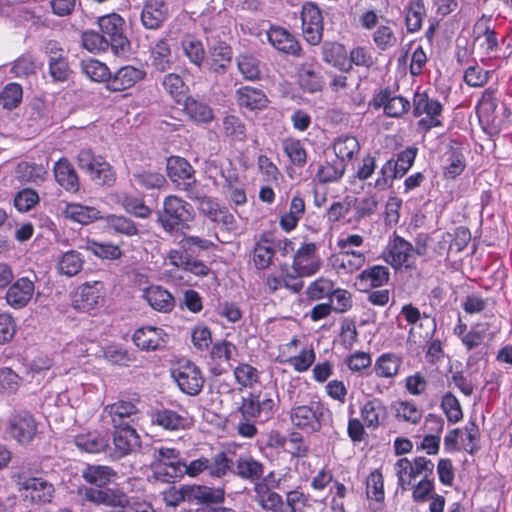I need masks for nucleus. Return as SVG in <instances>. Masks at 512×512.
Returning a JSON list of instances; mask_svg holds the SVG:
<instances>
[{
    "instance_id": "52",
    "label": "nucleus",
    "mask_w": 512,
    "mask_h": 512,
    "mask_svg": "<svg viewBox=\"0 0 512 512\" xmlns=\"http://www.w3.org/2000/svg\"><path fill=\"white\" fill-rule=\"evenodd\" d=\"M233 461L227 453H216L211 459L208 458V474L213 478L225 477L232 471Z\"/></svg>"
},
{
    "instance_id": "50",
    "label": "nucleus",
    "mask_w": 512,
    "mask_h": 512,
    "mask_svg": "<svg viewBox=\"0 0 512 512\" xmlns=\"http://www.w3.org/2000/svg\"><path fill=\"white\" fill-rule=\"evenodd\" d=\"M336 156L343 162L344 160L351 159L360 149V145L354 136H340L336 139L333 145Z\"/></svg>"
},
{
    "instance_id": "19",
    "label": "nucleus",
    "mask_w": 512,
    "mask_h": 512,
    "mask_svg": "<svg viewBox=\"0 0 512 512\" xmlns=\"http://www.w3.org/2000/svg\"><path fill=\"white\" fill-rule=\"evenodd\" d=\"M232 48L224 41H217L209 47L206 64L210 72L224 74L232 62Z\"/></svg>"
},
{
    "instance_id": "51",
    "label": "nucleus",
    "mask_w": 512,
    "mask_h": 512,
    "mask_svg": "<svg viewBox=\"0 0 512 512\" xmlns=\"http://www.w3.org/2000/svg\"><path fill=\"white\" fill-rule=\"evenodd\" d=\"M18 177L22 181L40 183L44 181L47 175V169L42 164L21 162L16 170Z\"/></svg>"
},
{
    "instance_id": "59",
    "label": "nucleus",
    "mask_w": 512,
    "mask_h": 512,
    "mask_svg": "<svg viewBox=\"0 0 512 512\" xmlns=\"http://www.w3.org/2000/svg\"><path fill=\"white\" fill-rule=\"evenodd\" d=\"M395 474L398 480V486L403 490H407L412 480L417 477L412 466V462L407 458L399 459L394 465Z\"/></svg>"
},
{
    "instance_id": "21",
    "label": "nucleus",
    "mask_w": 512,
    "mask_h": 512,
    "mask_svg": "<svg viewBox=\"0 0 512 512\" xmlns=\"http://www.w3.org/2000/svg\"><path fill=\"white\" fill-rule=\"evenodd\" d=\"M74 443L83 452L97 454L107 450L110 437L107 432L93 430L75 435Z\"/></svg>"
},
{
    "instance_id": "55",
    "label": "nucleus",
    "mask_w": 512,
    "mask_h": 512,
    "mask_svg": "<svg viewBox=\"0 0 512 512\" xmlns=\"http://www.w3.org/2000/svg\"><path fill=\"white\" fill-rule=\"evenodd\" d=\"M81 68L83 73L92 81H106L108 83L111 74L109 68L104 63L96 59H87L82 61Z\"/></svg>"
},
{
    "instance_id": "22",
    "label": "nucleus",
    "mask_w": 512,
    "mask_h": 512,
    "mask_svg": "<svg viewBox=\"0 0 512 512\" xmlns=\"http://www.w3.org/2000/svg\"><path fill=\"white\" fill-rule=\"evenodd\" d=\"M102 299L101 284H83L75 292L72 300L73 307L81 312H89L96 308Z\"/></svg>"
},
{
    "instance_id": "41",
    "label": "nucleus",
    "mask_w": 512,
    "mask_h": 512,
    "mask_svg": "<svg viewBox=\"0 0 512 512\" xmlns=\"http://www.w3.org/2000/svg\"><path fill=\"white\" fill-rule=\"evenodd\" d=\"M488 22L481 18L474 25L475 39L481 41V46L485 48L486 54H490L498 48L496 32L490 28Z\"/></svg>"
},
{
    "instance_id": "48",
    "label": "nucleus",
    "mask_w": 512,
    "mask_h": 512,
    "mask_svg": "<svg viewBox=\"0 0 512 512\" xmlns=\"http://www.w3.org/2000/svg\"><path fill=\"white\" fill-rule=\"evenodd\" d=\"M366 262L364 253L339 254L336 258L338 273L353 274L360 270Z\"/></svg>"
},
{
    "instance_id": "4",
    "label": "nucleus",
    "mask_w": 512,
    "mask_h": 512,
    "mask_svg": "<svg viewBox=\"0 0 512 512\" xmlns=\"http://www.w3.org/2000/svg\"><path fill=\"white\" fill-rule=\"evenodd\" d=\"M78 167L100 186L111 187L116 181L112 166L101 156H95L91 149H81L77 155Z\"/></svg>"
},
{
    "instance_id": "49",
    "label": "nucleus",
    "mask_w": 512,
    "mask_h": 512,
    "mask_svg": "<svg viewBox=\"0 0 512 512\" xmlns=\"http://www.w3.org/2000/svg\"><path fill=\"white\" fill-rule=\"evenodd\" d=\"M356 204V197L345 196L342 200L333 202L326 212L327 220L336 223L344 219Z\"/></svg>"
},
{
    "instance_id": "38",
    "label": "nucleus",
    "mask_w": 512,
    "mask_h": 512,
    "mask_svg": "<svg viewBox=\"0 0 512 512\" xmlns=\"http://www.w3.org/2000/svg\"><path fill=\"white\" fill-rule=\"evenodd\" d=\"M304 213V199L298 195L293 196L289 205L288 212H286L280 218V227L286 232L294 230L297 227L300 219L303 217Z\"/></svg>"
},
{
    "instance_id": "33",
    "label": "nucleus",
    "mask_w": 512,
    "mask_h": 512,
    "mask_svg": "<svg viewBox=\"0 0 512 512\" xmlns=\"http://www.w3.org/2000/svg\"><path fill=\"white\" fill-rule=\"evenodd\" d=\"M323 61L333 65L341 71L351 70V64L347 62V53L344 46L337 42H325L322 46Z\"/></svg>"
},
{
    "instance_id": "3",
    "label": "nucleus",
    "mask_w": 512,
    "mask_h": 512,
    "mask_svg": "<svg viewBox=\"0 0 512 512\" xmlns=\"http://www.w3.org/2000/svg\"><path fill=\"white\" fill-rule=\"evenodd\" d=\"M15 483L24 501L32 505H44L52 502L55 487L43 477H29L22 472L15 476Z\"/></svg>"
},
{
    "instance_id": "11",
    "label": "nucleus",
    "mask_w": 512,
    "mask_h": 512,
    "mask_svg": "<svg viewBox=\"0 0 512 512\" xmlns=\"http://www.w3.org/2000/svg\"><path fill=\"white\" fill-rule=\"evenodd\" d=\"M316 244L303 243L295 252L292 263V270L298 276L311 277L316 274L321 266L322 260L317 254Z\"/></svg>"
},
{
    "instance_id": "28",
    "label": "nucleus",
    "mask_w": 512,
    "mask_h": 512,
    "mask_svg": "<svg viewBox=\"0 0 512 512\" xmlns=\"http://www.w3.org/2000/svg\"><path fill=\"white\" fill-rule=\"evenodd\" d=\"M267 37L270 44L278 51L293 56L300 55L301 47L298 41L287 30L281 27H272L267 32Z\"/></svg>"
},
{
    "instance_id": "60",
    "label": "nucleus",
    "mask_w": 512,
    "mask_h": 512,
    "mask_svg": "<svg viewBox=\"0 0 512 512\" xmlns=\"http://www.w3.org/2000/svg\"><path fill=\"white\" fill-rule=\"evenodd\" d=\"M268 243L269 241L263 238L254 247L253 262L257 269H266L272 263L275 251Z\"/></svg>"
},
{
    "instance_id": "46",
    "label": "nucleus",
    "mask_w": 512,
    "mask_h": 512,
    "mask_svg": "<svg viewBox=\"0 0 512 512\" xmlns=\"http://www.w3.org/2000/svg\"><path fill=\"white\" fill-rule=\"evenodd\" d=\"M81 254L75 250L65 252L58 261L57 269L59 273L66 276H74L78 274L83 266Z\"/></svg>"
},
{
    "instance_id": "39",
    "label": "nucleus",
    "mask_w": 512,
    "mask_h": 512,
    "mask_svg": "<svg viewBox=\"0 0 512 512\" xmlns=\"http://www.w3.org/2000/svg\"><path fill=\"white\" fill-rule=\"evenodd\" d=\"M253 491L255 501L266 512H273L283 501L282 496L267 487L265 483H255Z\"/></svg>"
},
{
    "instance_id": "27",
    "label": "nucleus",
    "mask_w": 512,
    "mask_h": 512,
    "mask_svg": "<svg viewBox=\"0 0 512 512\" xmlns=\"http://www.w3.org/2000/svg\"><path fill=\"white\" fill-rule=\"evenodd\" d=\"M143 76L141 70L133 66H123L113 76L110 75L106 87L113 92L123 91L134 86Z\"/></svg>"
},
{
    "instance_id": "7",
    "label": "nucleus",
    "mask_w": 512,
    "mask_h": 512,
    "mask_svg": "<svg viewBox=\"0 0 512 512\" xmlns=\"http://www.w3.org/2000/svg\"><path fill=\"white\" fill-rule=\"evenodd\" d=\"M165 218H162V227L166 231H182L187 229L192 219V206L176 196H168L164 201Z\"/></svg>"
},
{
    "instance_id": "25",
    "label": "nucleus",
    "mask_w": 512,
    "mask_h": 512,
    "mask_svg": "<svg viewBox=\"0 0 512 512\" xmlns=\"http://www.w3.org/2000/svg\"><path fill=\"white\" fill-rule=\"evenodd\" d=\"M360 415L365 426L375 430L386 420L388 412L381 399L372 398L360 407Z\"/></svg>"
},
{
    "instance_id": "6",
    "label": "nucleus",
    "mask_w": 512,
    "mask_h": 512,
    "mask_svg": "<svg viewBox=\"0 0 512 512\" xmlns=\"http://www.w3.org/2000/svg\"><path fill=\"white\" fill-rule=\"evenodd\" d=\"M98 24L102 35L108 39L113 54L125 55L130 48V42L124 34V19L119 14L112 13L100 17Z\"/></svg>"
},
{
    "instance_id": "23",
    "label": "nucleus",
    "mask_w": 512,
    "mask_h": 512,
    "mask_svg": "<svg viewBox=\"0 0 512 512\" xmlns=\"http://www.w3.org/2000/svg\"><path fill=\"white\" fill-rule=\"evenodd\" d=\"M186 497L189 502L198 504H220L225 500L223 487H208L205 485H186Z\"/></svg>"
},
{
    "instance_id": "63",
    "label": "nucleus",
    "mask_w": 512,
    "mask_h": 512,
    "mask_svg": "<svg viewBox=\"0 0 512 512\" xmlns=\"http://www.w3.org/2000/svg\"><path fill=\"white\" fill-rule=\"evenodd\" d=\"M366 494L369 499L381 502L384 500V480L379 470L372 471L366 479Z\"/></svg>"
},
{
    "instance_id": "5",
    "label": "nucleus",
    "mask_w": 512,
    "mask_h": 512,
    "mask_svg": "<svg viewBox=\"0 0 512 512\" xmlns=\"http://www.w3.org/2000/svg\"><path fill=\"white\" fill-rule=\"evenodd\" d=\"M170 373L183 393L196 396L202 391L205 378L194 362L187 359L179 360L172 366Z\"/></svg>"
},
{
    "instance_id": "64",
    "label": "nucleus",
    "mask_w": 512,
    "mask_h": 512,
    "mask_svg": "<svg viewBox=\"0 0 512 512\" xmlns=\"http://www.w3.org/2000/svg\"><path fill=\"white\" fill-rule=\"evenodd\" d=\"M441 408L451 423H457L463 418V412L459 400L451 392L443 395Z\"/></svg>"
},
{
    "instance_id": "54",
    "label": "nucleus",
    "mask_w": 512,
    "mask_h": 512,
    "mask_svg": "<svg viewBox=\"0 0 512 512\" xmlns=\"http://www.w3.org/2000/svg\"><path fill=\"white\" fill-rule=\"evenodd\" d=\"M333 292L334 283L330 279L320 277L308 285L305 293L308 300L317 301L329 298Z\"/></svg>"
},
{
    "instance_id": "1",
    "label": "nucleus",
    "mask_w": 512,
    "mask_h": 512,
    "mask_svg": "<svg viewBox=\"0 0 512 512\" xmlns=\"http://www.w3.org/2000/svg\"><path fill=\"white\" fill-rule=\"evenodd\" d=\"M275 406L276 401L268 395L261 398L260 395L248 393L243 396L237 408V412L241 415L236 426L238 434L244 438H253L258 432L256 421L258 419L261 422L268 420L272 416Z\"/></svg>"
},
{
    "instance_id": "36",
    "label": "nucleus",
    "mask_w": 512,
    "mask_h": 512,
    "mask_svg": "<svg viewBox=\"0 0 512 512\" xmlns=\"http://www.w3.org/2000/svg\"><path fill=\"white\" fill-rule=\"evenodd\" d=\"M400 315L405 319V321L409 325H415L417 322H420V327L424 325L428 326V330L425 332L422 337L424 339L432 337L436 330V320L435 318H431L428 314H421L420 310L412 304H405L402 306Z\"/></svg>"
},
{
    "instance_id": "42",
    "label": "nucleus",
    "mask_w": 512,
    "mask_h": 512,
    "mask_svg": "<svg viewBox=\"0 0 512 512\" xmlns=\"http://www.w3.org/2000/svg\"><path fill=\"white\" fill-rule=\"evenodd\" d=\"M182 104L189 117L195 122L209 123L214 118L211 107L202 101L187 97Z\"/></svg>"
},
{
    "instance_id": "45",
    "label": "nucleus",
    "mask_w": 512,
    "mask_h": 512,
    "mask_svg": "<svg viewBox=\"0 0 512 512\" xmlns=\"http://www.w3.org/2000/svg\"><path fill=\"white\" fill-rule=\"evenodd\" d=\"M374 45L380 51H387L397 45V36L393 27L389 24H381L376 27L372 34Z\"/></svg>"
},
{
    "instance_id": "9",
    "label": "nucleus",
    "mask_w": 512,
    "mask_h": 512,
    "mask_svg": "<svg viewBox=\"0 0 512 512\" xmlns=\"http://www.w3.org/2000/svg\"><path fill=\"white\" fill-rule=\"evenodd\" d=\"M139 399L136 395L127 398H121L118 401L104 407L102 417L109 418L113 428L125 427L131 425L133 417L138 414L137 403Z\"/></svg>"
},
{
    "instance_id": "26",
    "label": "nucleus",
    "mask_w": 512,
    "mask_h": 512,
    "mask_svg": "<svg viewBox=\"0 0 512 512\" xmlns=\"http://www.w3.org/2000/svg\"><path fill=\"white\" fill-rule=\"evenodd\" d=\"M185 475V463L174 448L162 447V481L171 482Z\"/></svg>"
},
{
    "instance_id": "18",
    "label": "nucleus",
    "mask_w": 512,
    "mask_h": 512,
    "mask_svg": "<svg viewBox=\"0 0 512 512\" xmlns=\"http://www.w3.org/2000/svg\"><path fill=\"white\" fill-rule=\"evenodd\" d=\"M444 175L454 179L465 169V156L463 147L457 140H451L442 156Z\"/></svg>"
},
{
    "instance_id": "2",
    "label": "nucleus",
    "mask_w": 512,
    "mask_h": 512,
    "mask_svg": "<svg viewBox=\"0 0 512 512\" xmlns=\"http://www.w3.org/2000/svg\"><path fill=\"white\" fill-rule=\"evenodd\" d=\"M290 421L292 425L307 434H315L322 427L332 423V411L324 402L311 400L307 404L291 408Z\"/></svg>"
},
{
    "instance_id": "20",
    "label": "nucleus",
    "mask_w": 512,
    "mask_h": 512,
    "mask_svg": "<svg viewBox=\"0 0 512 512\" xmlns=\"http://www.w3.org/2000/svg\"><path fill=\"white\" fill-rule=\"evenodd\" d=\"M8 432L19 443H29L35 436L36 423L28 412H20L10 418Z\"/></svg>"
},
{
    "instance_id": "30",
    "label": "nucleus",
    "mask_w": 512,
    "mask_h": 512,
    "mask_svg": "<svg viewBox=\"0 0 512 512\" xmlns=\"http://www.w3.org/2000/svg\"><path fill=\"white\" fill-rule=\"evenodd\" d=\"M235 474L255 484L264 474V465L250 455L240 456L235 463Z\"/></svg>"
},
{
    "instance_id": "31",
    "label": "nucleus",
    "mask_w": 512,
    "mask_h": 512,
    "mask_svg": "<svg viewBox=\"0 0 512 512\" xmlns=\"http://www.w3.org/2000/svg\"><path fill=\"white\" fill-rule=\"evenodd\" d=\"M81 476L85 482L101 488L113 480L116 472L106 465L88 464L81 470Z\"/></svg>"
},
{
    "instance_id": "8",
    "label": "nucleus",
    "mask_w": 512,
    "mask_h": 512,
    "mask_svg": "<svg viewBox=\"0 0 512 512\" xmlns=\"http://www.w3.org/2000/svg\"><path fill=\"white\" fill-rule=\"evenodd\" d=\"M442 109V104L438 100L430 98L427 93H416L414 95L413 114L416 117L426 115L418 121V126L424 129L425 132L442 125L440 120Z\"/></svg>"
},
{
    "instance_id": "15",
    "label": "nucleus",
    "mask_w": 512,
    "mask_h": 512,
    "mask_svg": "<svg viewBox=\"0 0 512 512\" xmlns=\"http://www.w3.org/2000/svg\"><path fill=\"white\" fill-rule=\"evenodd\" d=\"M413 245L403 237L395 235L389 247V263L396 269L412 268L415 265Z\"/></svg>"
},
{
    "instance_id": "44",
    "label": "nucleus",
    "mask_w": 512,
    "mask_h": 512,
    "mask_svg": "<svg viewBox=\"0 0 512 512\" xmlns=\"http://www.w3.org/2000/svg\"><path fill=\"white\" fill-rule=\"evenodd\" d=\"M162 85L175 103L182 104L187 99L188 87L178 74H168L162 81Z\"/></svg>"
},
{
    "instance_id": "37",
    "label": "nucleus",
    "mask_w": 512,
    "mask_h": 512,
    "mask_svg": "<svg viewBox=\"0 0 512 512\" xmlns=\"http://www.w3.org/2000/svg\"><path fill=\"white\" fill-rule=\"evenodd\" d=\"M426 13L424 0L409 1L405 7V25L409 33H416L421 30Z\"/></svg>"
},
{
    "instance_id": "35",
    "label": "nucleus",
    "mask_w": 512,
    "mask_h": 512,
    "mask_svg": "<svg viewBox=\"0 0 512 512\" xmlns=\"http://www.w3.org/2000/svg\"><path fill=\"white\" fill-rule=\"evenodd\" d=\"M167 176L174 183L180 184L183 181L185 184L187 181L193 178V168L189 162L178 156H172L167 159L166 164Z\"/></svg>"
},
{
    "instance_id": "24",
    "label": "nucleus",
    "mask_w": 512,
    "mask_h": 512,
    "mask_svg": "<svg viewBox=\"0 0 512 512\" xmlns=\"http://www.w3.org/2000/svg\"><path fill=\"white\" fill-rule=\"evenodd\" d=\"M374 106L382 107L389 117H400L410 109V102L402 97L395 96L389 90L380 91L374 98Z\"/></svg>"
},
{
    "instance_id": "62",
    "label": "nucleus",
    "mask_w": 512,
    "mask_h": 512,
    "mask_svg": "<svg viewBox=\"0 0 512 512\" xmlns=\"http://www.w3.org/2000/svg\"><path fill=\"white\" fill-rule=\"evenodd\" d=\"M81 42L83 48L92 53H99L106 51L110 48L108 39L95 31H85L82 34Z\"/></svg>"
},
{
    "instance_id": "16",
    "label": "nucleus",
    "mask_w": 512,
    "mask_h": 512,
    "mask_svg": "<svg viewBox=\"0 0 512 512\" xmlns=\"http://www.w3.org/2000/svg\"><path fill=\"white\" fill-rule=\"evenodd\" d=\"M113 444L114 451L112 456L120 459L140 446V437L131 425L114 428Z\"/></svg>"
},
{
    "instance_id": "53",
    "label": "nucleus",
    "mask_w": 512,
    "mask_h": 512,
    "mask_svg": "<svg viewBox=\"0 0 512 512\" xmlns=\"http://www.w3.org/2000/svg\"><path fill=\"white\" fill-rule=\"evenodd\" d=\"M140 19L146 29L157 30L160 27V0H147Z\"/></svg>"
},
{
    "instance_id": "47",
    "label": "nucleus",
    "mask_w": 512,
    "mask_h": 512,
    "mask_svg": "<svg viewBox=\"0 0 512 512\" xmlns=\"http://www.w3.org/2000/svg\"><path fill=\"white\" fill-rule=\"evenodd\" d=\"M188 413L184 408L177 411L171 409L162 410V427L167 430H181L189 426Z\"/></svg>"
},
{
    "instance_id": "13",
    "label": "nucleus",
    "mask_w": 512,
    "mask_h": 512,
    "mask_svg": "<svg viewBox=\"0 0 512 512\" xmlns=\"http://www.w3.org/2000/svg\"><path fill=\"white\" fill-rule=\"evenodd\" d=\"M297 77L300 87L309 93L321 91L324 85L321 66L315 58H307L298 68Z\"/></svg>"
},
{
    "instance_id": "10",
    "label": "nucleus",
    "mask_w": 512,
    "mask_h": 512,
    "mask_svg": "<svg viewBox=\"0 0 512 512\" xmlns=\"http://www.w3.org/2000/svg\"><path fill=\"white\" fill-rule=\"evenodd\" d=\"M302 33L305 40L311 45L320 43L323 35V17L320 8L307 2L301 10Z\"/></svg>"
},
{
    "instance_id": "57",
    "label": "nucleus",
    "mask_w": 512,
    "mask_h": 512,
    "mask_svg": "<svg viewBox=\"0 0 512 512\" xmlns=\"http://www.w3.org/2000/svg\"><path fill=\"white\" fill-rule=\"evenodd\" d=\"M345 173L343 162L325 163L316 173V179L323 184L339 181Z\"/></svg>"
},
{
    "instance_id": "32",
    "label": "nucleus",
    "mask_w": 512,
    "mask_h": 512,
    "mask_svg": "<svg viewBox=\"0 0 512 512\" xmlns=\"http://www.w3.org/2000/svg\"><path fill=\"white\" fill-rule=\"evenodd\" d=\"M236 101L240 107L249 110H260L266 107L267 97L260 89L244 86L236 91Z\"/></svg>"
},
{
    "instance_id": "58",
    "label": "nucleus",
    "mask_w": 512,
    "mask_h": 512,
    "mask_svg": "<svg viewBox=\"0 0 512 512\" xmlns=\"http://www.w3.org/2000/svg\"><path fill=\"white\" fill-rule=\"evenodd\" d=\"M236 61L238 69L245 79L253 81L260 77V62L254 56L241 54Z\"/></svg>"
},
{
    "instance_id": "12",
    "label": "nucleus",
    "mask_w": 512,
    "mask_h": 512,
    "mask_svg": "<svg viewBox=\"0 0 512 512\" xmlns=\"http://www.w3.org/2000/svg\"><path fill=\"white\" fill-rule=\"evenodd\" d=\"M81 493L85 500L97 505L113 508H126L129 504L128 496L118 489H96L84 487Z\"/></svg>"
},
{
    "instance_id": "17",
    "label": "nucleus",
    "mask_w": 512,
    "mask_h": 512,
    "mask_svg": "<svg viewBox=\"0 0 512 512\" xmlns=\"http://www.w3.org/2000/svg\"><path fill=\"white\" fill-rule=\"evenodd\" d=\"M34 290V280L29 277H21L8 288L5 298L12 308L21 309L28 305Z\"/></svg>"
},
{
    "instance_id": "34",
    "label": "nucleus",
    "mask_w": 512,
    "mask_h": 512,
    "mask_svg": "<svg viewBox=\"0 0 512 512\" xmlns=\"http://www.w3.org/2000/svg\"><path fill=\"white\" fill-rule=\"evenodd\" d=\"M63 214L67 219L82 225H87L95 220L103 218L101 212L95 207L85 206L78 203L67 204Z\"/></svg>"
},
{
    "instance_id": "29",
    "label": "nucleus",
    "mask_w": 512,
    "mask_h": 512,
    "mask_svg": "<svg viewBox=\"0 0 512 512\" xmlns=\"http://www.w3.org/2000/svg\"><path fill=\"white\" fill-rule=\"evenodd\" d=\"M54 177L57 183L68 192H77L79 190L78 175L66 158H60L53 167Z\"/></svg>"
},
{
    "instance_id": "14",
    "label": "nucleus",
    "mask_w": 512,
    "mask_h": 512,
    "mask_svg": "<svg viewBox=\"0 0 512 512\" xmlns=\"http://www.w3.org/2000/svg\"><path fill=\"white\" fill-rule=\"evenodd\" d=\"M496 110L495 91L486 89L477 104V115L480 123L491 129H500L504 123V118L499 116Z\"/></svg>"
},
{
    "instance_id": "61",
    "label": "nucleus",
    "mask_w": 512,
    "mask_h": 512,
    "mask_svg": "<svg viewBox=\"0 0 512 512\" xmlns=\"http://www.w3.org/2000/svg\"><path fill=\"white\" fill-rule=\"evenodd\" d=\"M359 278L362 281H366L371 287H381L388 282L389 271L385 266L376 265L363 270Z\"/></svg>"
},
{
    "instance_id": "56",
    "label": "nucleus",
    "mask_w": 512,
    "mask_h": 512,
    "mask_svg": "<svg viewBox=\"0 0 512 512\" xmlns=\"http://www.w3.org/2000/svg\"><path fill=\"white\" fill-rule=\"evenodd\" d=\"M79 247L91 251L94 255L103 259H118L122 254L118 246L109 243H99L95 240H87L84 245Z\"/></svg>"
},
{
    "instance_id": "40",
    "label": "nucleus",
    "mask_w": 512,
    "mask_h": 512,
    "mask_svg": "<svg viewBox=\"0 0 512 512\" xmlns=\"http://www.w3.org/2000/svg\"><path fill=\"white\" fill-rule=\"evenodd\" d=\"M402 360L393 353L381 354L375 361L374 372L381 378H394L400 369Z\"/></svg>"
},
{
    "instance_id": "43",
    "label": "nucleus",
    "mask_w": 512,
    "mask_h": 512,
    "mask_svg": "<svg viewBox=\"0 0 512 512\" xmlns=\"http://www.w3.org/2000/svg\"><path fill=\"white\" fill-rule=\"evenodd\" d=\"M133 342L142 350H156L160 343L158 329L153 326L137 329L133 334Z\"/></svg>"
}]
</instances>
